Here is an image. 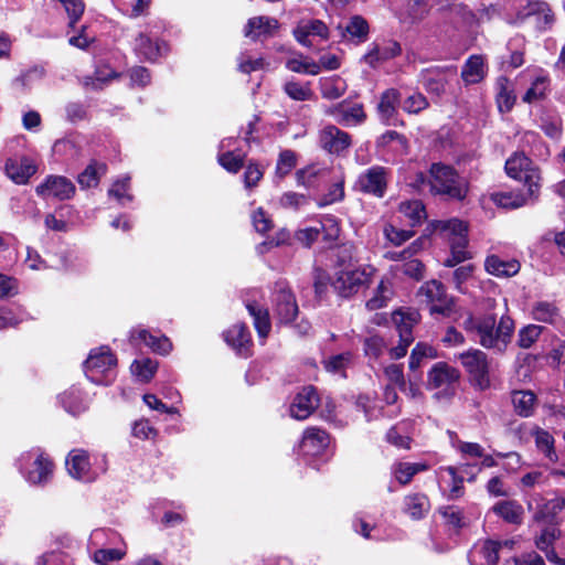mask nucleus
<instances>
[{"mask_svg":"<svg viewBox=\"0 0 565 565\" xmlns=\"http://www.w3.org/2000/svg\"><path fill=\"white\" fill-rule=\"evenodd\" d=\"M399 212L412 226L420 224L426 218L425 206L419 200L402 202L399 204Z\"/></svg>","mask_w":565,"mask_h":565,"instance_id":"nucleus-49","label":"nucleus"},{"mask_svg":"<svg viewBox=\"0 0 565 565\" xmlns=\"http://www.w3.org/2000/svg\"><path fill=\"white\" fill-rule=\"evenodd\" d=\"M428 466L424 462H395L392 468V475L396 481L402 484H408L413 477L418 472L426 471Z\"/></svg>","mask_w":565,"mask_h":565,"instance_id":"nucleus-41","label":"nucleus"},{"mask_svg":"<svg viewBox=\"0 0 565 565\" xmlns=\"http://www.w3.org/2000/svg\"><path fill=\"white\" fill-rule=\"evenodd\" d=\"M117 360L107 347L93 349L84 362L86 377L99 385H109L116 377Z\"/></svg>","mask_w":565,"mask_h":565,"instance_id":"nucleus-5","label":"nucleus"},{"mask_svg":"<svg viewBox=\"0 0 565 565\" xmlns=\"http://www.w3.org/2000/svg\"><path fill=\"white\" fill-rule=\"evenodd\" d=\"M435 230L439 235L447 239L450 245V257H448L444 265L447 267H454L459 263L470 258L469 252L467 250V225L457 218L448 221H438Z\"/></svg>","mask_w":565,"mask_h":565,"instance_id":"nucleus-4","label":"nucleus"},{"mask_svg":"<svg viewBox=\"0 0 565 565\" xmlns=\"http://www.w3.org/2000/svg\"><path fill=\"white\" fill-rule=\"evenodd\" d=\"M284 92L294 100L305 102L310 100L313 93L310 88V83H299L296 81H288L284 84Z\"/></svg>","mask_w":565,"mask_h":565,"instance_id":"nucleus-53","label":"nucleus"},{"mask_svg":"<svg viewBox=\"0 0 565 565\" xmlns=\"http://www.w3.org/2000/svg\"><path fill=\"white\" fill-rule=\"evenodd\" d=\"M246 308L254 319V326L255 329L257 330L258 335L265 339L271 329L269 313L267 309H264L256 302L247 303Z\"/></svg>","mask_w":565,"mask_h":565,"instance_id":"nucleus-44","label":"nucleus"},{"mask_svg":"<svg viewBox=\"0 0 565 565\" xmlns=\"http://www.w3.org/2000/svg\"><path fill=\"white\" fill-rule=\"evenodd\" d=\"M296 40L303 46L312 45L310 36L329 38V29L321 20H301L294 30Z\"/></svg>","mask_w":565,"mask_h":565,"instance_id":"nucleus-27","label":"nucleus"},{"mask_svg":"<svg viewBox=\"0 0 565 565\" xmlns=\"http://www.w3.org/2000/svg\"><path fill=\"white\" fill-rule=\"evenodd\" d=\"M130 341L137 344L138 341L145 343L146 347L150 348L154 353L169 354L172 350V343L166 335H154L146 329H134L130 332Z\"/></svg>","mask_w":565,"mask_h":565,"instance_id":"nucleus-28","label":"nucleus"},{"mask_svg":"<svg viewBox=\"0 0 565 565\" xmlns=\"http://www.w3.org/2000/svg\"><path fill=\"white\" fill-rule=\"evenodd\" d=\"M392 320L398 331L399 342L390 349L388 354L392 360H399L414 342L413 328L419 322L420 315L415 309H398L392 313Z\"/></svg>","mask_w":565,"mask_h":565,"instance_id":"nucleus-7","label":"nucleus"},{"mask_svg":"<svg viewBox=\"0 0 565 565\" xmlns=\"http://www.w3.org/2000/svg\"><path fill=\"white\" fill-rule=\"evenodd\" d=\"M218 163L230 173H237L244 166V156L235 151L227 150L218 153Z\"/></svg>","mask_w":565,"mask_h":565,"instance_id":"nucleus-61","label":"nucleus"},{"mask_svg":"<svg viewBox=\"0 0 565 565\" xmlns=\"http://www.w3.org/2000/svg\"><path fill=\"white\" fill-rule=\"evenodd\" d=\"M326 114L333 117L339 125L344 127L361 125L366 119L363 105L348 100L328 107Z\"/></svg>","mask_w":565,"mask_h":565,"instance_id":"nucleus-13","label":"nucleus"},{"mask_svg":"<svg viewBox=\"0 0 565 565\" xmlns=\"http://www.w3.org/2000/svg\"><path fill=\"white\" fill-rule=\"evenodd\" d=\"M60 403L73 416H77L87 409L86 399L75 386L70 387L60 395Z\"/></svg>","mask_w":565,"mask_h":565,"instance_id":"nucleus-36","label":"nucleus"},{"mask_svg":"<svg viewBox=\"0 0 565 565\" xmlns=\"http://www.w3.org/2000/svg\"><path fill=\"white\" fill-rule=\"evenodd\" d=\"M126 555V547L122 548L107 546L98 547L93 554V561L99 565H108L111 562L120 561Z\"/></svg>","mask_w":565,"mask_h":565,"instance_id":"nucleus-56","label":"nucleus"},{"mask_svg":"<svg viewBox=\"0 0 565 565\" xmlns=\"http://www.w3.org/2000/svg\"><path fill=\"white\" fill-rule=\"evenodd\" d=\"M321 233H323V238L328 242H333L338 238L340 227L334 217L327 216L320 222L319 226L299 230L296 233V238L298 242L309 247L318 239Z\"/></svg>","mask_w":565,"mask_h":565,"instance_id":"nucleus-15","label":"nucleus"},{"mask_svg":"<svg viewBox=\"0 0 565 565\" xmlns=\"http://www.w3.org/2000/svg\"><path fill=\"white\" fill-rule=\"evenodd\" d=\"M416 296L420 303L429 307L431 315L449 316L452 312L454 300L438 280L426 281L420 286Z\"/></svg>","mask_w":565,"mask_h":565,"instance_id":"nucleus-10","label":"nucleus"},{"mask_svg":"<svg viewBox=\"0 0 565 565\" xmlns=\"http://www.w3.org/2000/svg\"><path fill=\"white\" fill-rule=\"evenodd\" d=\"M342 30V36L356 44L367 40L370 26L367 21L361 15H353L349 19L344 26L339 25Z\"/></svg>","mask_w":565,"mask_h":565,"instance_id":"nucleus-33","label":"nucleus"},{"mask_svg":"<svg viewBox=\"0 0 565 565\" xmlns=\"http://www.w3.org/2000/svg\"><path fill=\"white\" fill-rule=\"evenodd\" d=\"M132 49L139 57L153 62L161 56L163 46L148 34L140 32L132 43Z\"/></svg>","mask_w":565,"mask_h":565,"instance_id":"nucleus-32","label":"nucleus"},{"mask_svg":"<svg viewBox=\"0 0 565 565\" xmlns=\"http://www.w3.org/2000/svg\"><path fill=\"white\" fill-rule=\"evenodd\" d=\"M352 355L348 352L332 355L323 361L327 372L338 374L342 377L345 376V369L351 363Z\"/></svg>","mask_w":565,"mask_h":565,"instance_id":"nucleus-57","label":"nucleus"},{"mask_svg":"<svg viewBox=\"0 0 565 565\" xmlns=\"http://www.w3.org/2000/svg\"><path fill=\"white\" fill-rule=\"evenodd\" d=\"M275 313L281 323L291 322L298 313L295 296L286 289H280L275 295Z\"/></svg>","mask_w":565,"mask_h":565,"instance_id":"nucleus-31","label":"nucleus"},{"mask_svg":"<svg viewBox=\"0 0 565 565\" xmlns=\"http://www.w3.org/2000/svg\"><path fill=\"white\" fill-rule=\"evenodd\" d=\"M458 358L475 386L482 391L490 387L491 362L483 351L470 349Z\"/></svg>","mask_w":565,"mask_h":565,"instance_id":"nucleus-9","label":"nucleus"},{"mask_svg":"<svg viewBox=\"0 0 565 565\" xmlns=\"http://www.w3.org/2000/svg\"><path fill=\"white\" fill-rule=\"evenodd\" d=\"M429 509V499L423 493L408 494L404 498V512L413 520L423 519Z\"/></svg>","mask_w":565,"mask_h":565,"instance_id":"nucleus-39","label":"nucleus"},{"mask_svg":"<svg viewBox=\"0 0 565 565\" xmlns=\"http://www.w3.org/2000/svg\"><path fill=\"white\" fill-rule=\"evenodd\" d=\"M297 163L296 153L291 150H284L280 152L276 164V174L279 178L287 175Z\"/></svg>","mask_w":565,"mask_h":565,"instance_id":"nucleus-63","label":"nucleus"},{"mask_svg":"<svg viewBox=\"0 0 565 565\" xmlns=\"http://www.w3.org/2000/svg\"><path fill=\"white\" fill-rule=\"evenodd\" d=\"M429 173L433 192L447 195L452 200L462 201L466 199L469 191L468 182L452 167L444 163H433Z\"/></svg>","mask_w":565,"mask_h":565,"instance_id":"nucleus-3","label":"nucleus"},{"mask_svg":"<svg viewBox=\"0 0 565 565\" xmlns=\"http://www.w3.org/2000/svg\"><path fill=\"white\" fill-rule=\"evenodd\" d=\"M561 531L556 525L550 524L545 526L539 535L534 537L535 546L542 551L547 561L556 565H565V556L559 557V554L554 548V543L559 539Z\"/></svg>","mask_w":565,"mask_h":565,"instance_id":"nucleus-22","label":"nucleus"},{"mask_svg":"<svg viewBox=\"0 0 565 565\" xmlns=\"http://www.w3.org/2000/svg\"><path fill=\"white\" fill-rule=\"evenodd\" d=\"M507 174L523 182L527 188V196H533L541 186V174L537 167L523 153H514L505 162Z\"/></svg>","mask_w":565,"mask_h":565,"instance_id":"nucleus-8","label":"nucleus"},{"mask_svg":"<svg viewBox=\"0 0 565 565\" xmlns=\"http://www.w3.org/2000/svg\"><path fill=\"white\" fill-rule=\"evenodd\" d=\"M531 85L523 95L524 103H535L544 99L550 90V77L547 73L542 70H534L529 73Z\"/></svg>","mask_w":565,"mask_h":565,"instance_id":"nucleus-30","label":"nucleus"},{"mask_svg":"<svg viewBox=\"0 0 565 565\" xmlns=\"http://www.w3.org/2000/svg\"><path fill=\"white\" fill-rule=\"evenodd\" d=\"M107 166L103 162H90L77 177V182L82 189L97 186L99 180L106 174Z\"/></svg>","mask_w":565,"mask_h":565,"instance_id":"nucleus-42","label":"nucleus"},{"mask_svg":"<svg viewBox=\"0 0 565 565\" xmlns=\"http://www.w3.org/2000/svg\"><path fill=\"white\" fill-rule=\"evenodd\" d=\"M319 397L312 386L303 387L294 398L289 412L297 420L307 419L318 407Z\"/></svg>","mask_w":565,"mask_h":565,"instance_id":"nucleus-20","label":"nucleus"},{"mask_svg":"<svg viewBox=\"0 0 565 565\" xmlns=\"http://www.w3.org/2000/svg\"><path fill=\"white\" fill-rule=\"evenodd\" d=\"M455 75L456 68L452 66L427 68L422 72L420 82L428 93L440 96L445 93L449 77Z\"/></svg>","mask_w":565,"mask_h":565,"instance_id":"nucleus-21","label":"nucleus"},{"mask_svg":"<svg viewBox=\"0 0 565 565\" xmlns=\"http://www.w3.org/2000/svg\"><path fill=\"white\" fill-rule=\"evenodd\" d=\"M119 73L113 71L107 65L98 66L94 73V76H86L83 78L84 87L88 89H103V87L114 78H118Z\"/></svg>","mask_w":565,"mask_h":565,"instance_id":"nucleus-46","label":"nucleus"},{"mask_svg":"<svg viewBox=\"0 0 565 565\" xmlns=\"http://www.w3.org/2000/svg\"><path fill=\"white\" fill-rule=\"evenodd\" d=\"M321 95L326 99H338L347 90V83L340 76L320 78Z\"/></svg>","mask_w":565,"mask_h":565,"instance_id":"nucleus-47","label":"nucleus"},{"mask_svg":"<svg viewBox=\"0 0 565 565\" xmlns=\"http://www.w3.org/2000/svg\"><path fill=\"white\" fill-rule=\"evenodd\" d=\"M394 291L390 280L382 279L377 285L374 295L366 301L369 310H377L387 306L393 298Z\"/></svg>","mask_w":565,"mask_h":565,"instance_id":"nucleus-45","label":"nucleus"},{"mask_svg":"<svg viewBox=\"0 0 565 565\" xmlns=\"http://www.w3.org/2000/svg\"><path fill=\"white\" fill-rule=\"evenodd\" d=\"M544 328L537 324L523 327L518 334V344L522 349H529L540 338Z\"/></svg>","mask_w":565,"mask_h":565,"instance_id":"nucleus-62","label":"nucleus"},{"mask_svg":"<svg viewBox=\"0 0 565 565\" xmlns=\"http://www.w3.org/2000/svg\"><path fill=\"white\" fill-rule=\"evenodd\" d=\"M39 196L56 199L60 201L70 200L74 196L76 188L74 183L63 175H47L42 183L35 188Z\"/></svg>","mask_w":565,"mask_h":565,"instance_id":"nucleus-12","label":"nucleus"},{"mask_svg":"<svg viewBox=\"0 0 565 565\" xmlns=\"http://www.w3.org/2000/svg\"><path fill=\"white\" fill-rule=\"evenodd\" d=\"M534 436H535V444H536L537 449L542 454H544V456L546 458H548L551 461H556L557 455L554 450L553 436L543 429H537L535 431Z\"/></svg>","mask_w":565,"mask_h":565,"instance_id":"nucleus-58","label":"nucleus"},{"mask_svg":"<svg viewBox=\"0 0 565 565\" xmlns=\"http://www.w3.org/2000/svg\"><path fill=\"white\" fill-rule=\"evenodd\" d=\"M373 271L372 267L343 265L335 269L331 285L339 296L348 298L369 284Z\"/></svg>","mask_w":565,"mask_h":565,"instance_id":"nucleus-6","label":"nucleus"},{"mask_svg":"<svg viewBox=\"0 0 565 565\" xmlns=\"http://www.w3.org/2000/svg\"><path fill=\"white\" fill-rule=\"evenodd\" d=\"M430 11L429 0H407L401 13L403 22L411 24L423 21Z\"/></svg>","mask_w":565,"mask_h":565,"instance_id":"nucleus-38","label":"nucleus"},{"mask_svg":"<svg viewBox=\"0 0 565 565\" xmlns=\"http://www.w3.org/2000/svg\"><path fill=\"white\" fill-rule=\"evenodd\" d=\"M486 270L497 277H511L519 273L520 263L518 260H504L497 255L488 256L484 262Z\"/></svg>","mask_w":565,"mask_h":565,"instance_id":"nucleus-35","label":"nucleus"},{"mask_svg":"<svg viewBox=\"0 0 565 565\" xmlns=\"http://www.w3.org/2000/svg\"><path fill=\"white\" fill-rule=\"evenodd\" d=\"M330 444L329 434L317 427H309L305 430L299 444V452L303 457H316L328 448Z\"/></svg>","mask_w":565,"mask_h":565,"instance_id":"nucleus-17","label":"nucleus"},{"mask_svg":"<svg viewBox=\"0 0 565 565\" xmlns=\"http://www.w3.org/2000/svg\"><path fill=\"white\" fill-rule=\"evenodd\" d=\"M402 53L401 44L394 40H383L371 44L369 51L362 60L372 68H376L382 63L390 61Z\"/></svg>","mask_w":565,"mask_h":565,"instance_id":"nucleus-16","label":"nucleus"},{"mask_svg":"<svg viewBox=\"0 0 565 565\" xmlns=\"http://www.w3.org/2000/svg\"><path fill=\"white\" fill-rule=\"evenodd\" d=\"M158 363L151 359H142L131 364V372L142 382H149L154 375Z\"/></svg>","mask_w":565,"mask_h":565,"instance_id":"nucleus-60","label":"nucleus"},{"mask_svg":"<svg viewBox=\"0 0 565 565\" xmlns=\"http://www.w3.org/2000/svg\"><path fill=\"white\" fill-rule=\"evenodd\" d=\"M493 512L511 524H521L523 521V507L513 500L499 501L492 508Z\"/></svg>","mask_w":565,"mask_h":565,"instance_id":"nucleus-37","label":"nucleus"},{"mask_svg":"<svg viewBox=\"0 0 565 565\" xmlns=\"http://www.w3.org/2000/svg\"><path fill=\"white\" fill-rule=\"evenodd\" d=\"M15 465L24 480L32 486H45L52 479L54 463L39 447L22 452Z\"/></svg>","mask_w":565,"mask_h":565,"instance_id":"nucleus-2","label":"nucleus"},{"mask_svg":"<svg viewBox=\"0 0 565 565\" xmlns=\"http://www.w3.org/2000/svg\"><path fill=\"white\" fill-rule=\"evenodd\" d=\"M435 358H437V350L434 347L424 342H418L412 350L408 367L412 372H415L420 367L424 359Z\"/></svg>","mask_w":565,"mask_h":565,"instance_id":"nucleus-51","label":"nucleus"},{"mask_svg":"<svg viewBox=\"0 0 565 565\" xmlns=\"http://www.w3.org/2000/svg\"><path fill=\"white\" fill-rule=\"evenodd\" d=\"M279 29V22L275 18L259 15L250 18L244 29V34L247 38L256 40L260 36H273Z\"/></svg>","mask_w":565,"mask_h":565,"instance_id":"nucleus-29","label":"nucleus"},{"mask_svg":"<svg viewBox=\"0 0 565 565\" xmlns=\"http://www.w3.org/2000/svg\"><path fill=\"white\" fill-rule=\"evenodd\" d=\"M429 106L427 98L420 93H414L402 103V108L408 114H419Z\"/></svg>","mask_w":565,"mask_h":565,"instance_id":"nucleus-64","label":"nucleus"},{"mask_svg":"<svg viewBox=\"0 0 565 565\" xmlns=\"http://www.w3.org/2000/svg\"><path fill=\"white\" fill-rule=\"evenodd\" d=\"M119 541L121 542V537L115 531L96 529L90 533L88 546L92 548H98L115 545Z\"/></svg>","mask_w":565,"mask_h":565,"instance_id":"nucleus-52","label":"nucleus"},{"mask_svg":"<svg viewBox=\"0 0 565 565\" xmlns=\"http://www.w3.org/2000/svg\"><path fill=\"white\" fill-rule=\"evenodd\" d=\"M462 326L481 347L499 353L505 351L514 332V321L509 316H502L498 323L494 315L469 316Z\"/></svg>","mask_w":565,"mask_h":565,"instance_id":"nucleus-1","label":"nucleus"},{"mask_svg":"<svg viewBox=\"0 0 565 565\" xmlns=\"http://www.w3.org/2000/svg\"><path fill=\"white\" fill-rule=\"evenodd\" d=\"M401 104V94L395 88L384 90L380 96L377 104V114L381 121L385 125H396L397 106Z\"/></svg>","mask_w":565,"mask_h":565,"instance_id":"nucleus-25","label":"nucleus"},{"mask_svg":"<svg viewBox=\"0 0 565 565\" xmlns=\"http://www.w3.org/2000/svg\"><path fill=\"white\" fill-rule=\"evenodd\" d=\"M527 507L534 511V521H544L557 526V515L565 510V497L558 492H553L552 498L534 493L529 500Z\"/></svg>","mask_w":565,"mask_h":565,"instance_id":"nucleus-11","label":"nucleus"},{"mask_svg":"<svg viewBox=\"0 0 565 565\" xmlns=\"http://www.w3.org/2000/svg\"><path fill=\"white\" fill-rule=\"evenodd\" d=\"M129 190L130 178L124 177L113 183L111 188L108 190V195L116 199L120 205L125 206L132 201V195L129 193Z\"/></svg>","mask_w":565,"mask_h":565,"instance_id":"nucleus-54","label":"nucleus"},{"mask_svg":"<svg viewBox=\"0 0 565 565\" xmlns=\"http://www.w3.org/2000/svg\"><path fill=\"white\" fill-rule=\"evenodd\" d=\"M286 67L295 73L317 75L320 73V65L313 61L303 58L301 55L298 57L289 58L286 62Z\"/></svg>","mask_w":565,"mask_h":565,"instance_id":"nucleus-59","label":"nucleus"},{"mask_svg":"<svg viewBox=\"0 0 565 565\" xmlns=\"http://www.w3.org/2000/svg\"><path fill=\"white\" fill-rule=\"evenodd\" d=\"M487 74V67L483 56L472 55L462 66L461 78L466 85L480 83Z\"/></svg>","mask_w":565,"mask_h":565,"instance_id":"nucleus-34","label":"nucleus"},{"mask_svg":"<svg viewBox=\"0 0 565 565\" xmlns=\"http://www.w3.org/2000/svg\"><path fill=\"white\" fill-rule=\"evenodd\" d=\"M460 379V372L445 363L438 362L428 372V386L441 391L452 390Z\"/></svg>","mask_w":565,"mask_h":565,"instance_id":"nucleus-18","label":"nucleus"},{"mask_svg":"<svg viewBox=\"0 0 565 565\" xmlns=\"http://www.w3.org/2000/svg\"><path fill=\"white\" fill-rule=\"evenodd\" d=\"M495 89L499 109L501 111H509L515 102L509 79L504 76L499 77L495 83Z\"/></svg>","mask_w":565,"mask_h":565,"instance_id":"nucleus-50","label":"nucleus"},{"mask_svg":"<svg viewBox=\"0 0 565 565\" xmlns=\"http://www.w3.org/2000/svg\"><path fill=\"white\" fill-rule=\"evenodd\" d=\"M500 550L501 543L499 541L487 540L480 542L470 551L469 561L472 565H497Z\"/></svg>","mask_w":565,"mask_h":565,"instance_id":"nucleus-26","label":"nucleus"},{"mask_svg":"<svg viewBox=\"0 0 565 565\" xmlns=\"http://www.w3.org/2000/svg\"><path fill=\"white\" fill-rule=\"evenodd\" d=\"M492 202L504 209H518L526 203V196L512 192H495L491 194Z\"/></svg>","mask_w":565,"mask_h":565,"instance_id":"nucleus-55","label":"nucleus"},{"mask_svg":"<svg viewBox=\"0 0 565 565\" xmlns=\"http://www.w3.org/2000/svg\"><path fill=\"white\" fill-rule=\"evenodd\" d=\"M531 316L534 320L555 324L561 319L559 310L555 303L550 301H536L531 309Z\"/></svg>","mask_w":565,"mask_h":565,"instance_id":"nucleus-43","label":"nucleus"},{"mask_svg":"<svg viewBox=\"0 0 565 565\" xmlns=\"http://www.w3.org/2000/svg\"><path fill=\"white\" fill-rule=\"evenodd\" d=\"M387 169L374 166L359 175L356 185L360 191L382 198L387 186Z\"/></svg>","mask_w":565,"mask_h":565,"instance_id":"nucleus-14","label":"nucleus"},{"mask_svg":"<svg viewBox=\"0 0 565 565\" xmlns=\"http://www.w3.org/2000/svg\"><path fill=\"white\" fill-rule=\"evenodd\" d=\"M319 138L321 147L330 153H341L351 146L350 135L332 125L324 127Z\"/></svg>","mask_w":565,"mask_h":565,"instance_id":"nucleus-23","label":"nucleus"},{"mask_svg":"<svg viewBox=\"0 0 565 565\" xmlns=\"http://www.w3.org/2000/svg\"><path fill=\"white\" fill-rule=\"evenodd\" d=\"M4 169L7 175L17 184H25L36 172V166L28 157L9 158Z\"/></svg>","mask_w":565,"mask_h":565,"instance_id":"nucleus-24","label":"nucleus"},{"mask_svg":"<svg viewBox=\"0 0 565 565\" xmlns=\"http://www.w3.org/2000/svg\"><path fill=\"white\" fill-rule=\"evenodd\" d=\"M65 465L68 473L74 479L90 482L97 477L96 472L90 467L87 452L83 449H74L70 451Z\"/></svg>","mask_w":565,"mask_h":565,"instance_id":"nucleus-19","label":"nucleus"},{"mask_svg":"<svg viewBox=\"0 0 565 565\" xmlns=\"http://www.w3.org/2000/svg\"><path fill=\"white\" fill-rule=\"evenodd\" d=\"M224 339L228 345L243 354L250 343V334L245 324H234L224 332Z\"/></svg>","mask_w":565,"mask_h":565,"instance_id":"nucleus-40","label":"nucleus"},{"mask_svg":"<svg viewBox=\"0 0 565 565\" xmlns=\"http://www.w3.org/2000/svg\"><path fill=\"white\" fill-rule=\"evenodd\" d=\"M515 412L523 417L533 414L536 406V396L531 391H516L512 395Z\"/></svg>","mask_w":565,"mask_h":565,"instance_id":"nucleus-48","label":"nucleus"}]
</instances>
